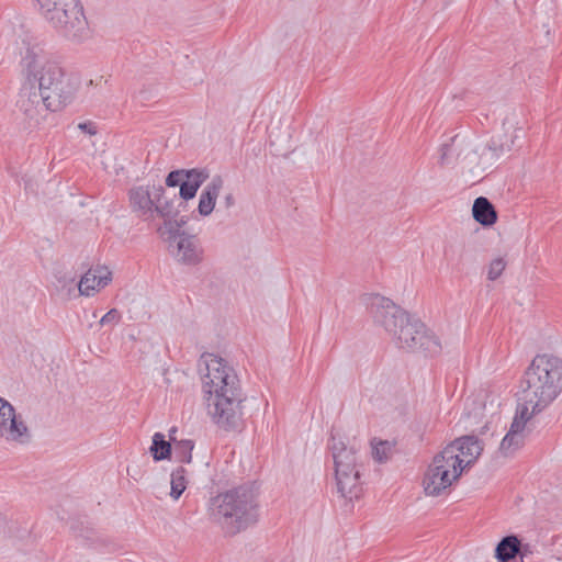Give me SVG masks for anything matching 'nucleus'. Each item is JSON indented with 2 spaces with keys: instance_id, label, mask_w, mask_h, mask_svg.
<instances>
[{
  "instance_id": "obj_1",
  "label": "nucleus",
  "mask_w": 562,
  "mask_h": 562,
  "mask_svg": "<svg viewBox=\"0 0 562 562\" xmlns=\"http://www.w3.org/2000/svg\"><path fill=\"white\" fill-rule=\"evenodd\" d=\"M20 78L16 106L30 127L41 125L48 111L65 108L76 93V86L59 61L38 45L25 49L20 60Z\"/></svg>"
},
{
  "instance_id": "obj_2",
  "label": "nucleus",
  "mask_w": 562,
  "mask_h": 562,
  "mask_svg": "<svg viewBox=\"0 0 562 562\" xmlns=\"http://www.w3.org/2000/svg\"><path fill=\"white\" fill-rule=\"evenodd\" d=\"M199 367L207 412L213 422L225 430L241 428L246 397L234 368L214 353L203 355Z\"/></svg>"
},
{
  "instance_id": "obj_3",
  "label": "nucleus",
  "mask_w": 562,
  "mask_h": 562,
  "mask_svg": "<svg viewBox=\"0 0 562 562\" xmlns=\"http://www.w3.org/2000/svg\"><path fill=\"white\" fill-rule=\"evenodd\" d=\"M370 311L375 323L380 324L393 337L398 348L436 355L441 350L440 342L419 319L412 318L390 299L373 295Z\"/></svg>"
},
{
  "instance_id": "obj_4",
  "label": "nucleus",
  "mask_w": 562,
  "mask_h": 562,
  "mask_svg": "<svg viewBox=\"0 0 562 562\" xmlns=\"http://www.w3.org/2000/svg\"><path fill=\"white\" fill-rule=\"evenodd\" d=\"M562 394V358L537 355L526 368L519 385L517 405L539 415Z\"/></svg>"
},
{
  "instance_id": "obj_5",
  "label": "nucleus",
  "mask_w": 562,
  "mask_h": 562,
  "mask_svg": "<svg viewBox=\"0 0 562 562\" xmlns=\"http://www.w3.org/2000/svg\"><path fill=\"white\" fill-rule=\"evenodd\" d=\"M258 508L256 488L251 484H244L211 497L207 516L225 533L236 535L258 521Z\"/></svg>"
},
{
  "instance_id": "obj_6",
  "label": "nucleus",
  "mask_w": 562,
  "mask_h": 562,
  "mask_svg": "<svg viewBox=\"0 0 562 562\" xmlns=\"http://www.w3.org/2000/svg\"><path fill=\"white\" fill-rule=\"evenodd\" d=\"M45 21L67 41L80 44L90 37L83 10L77 0H33Z\"/></svg>"
},
{
  "instance_id": "obj_7",
  "label": "nucleus",
  "mask_w": 562,
  "mask_h": 562,
  "mask_svg": "<svg viewBox=\"0 0 562 562\" xmlns=\"http://www.w3.org/2000/svg\"><path fill=\"white\" fill-rule=\"evenodd\" d=\"M452 448H443L429 463L423 479L424 492L439 496L461 476L463 470Z\"/></svg>"
},
{
  "instance_id": "obj_8",
  "label": "nucleus",
  "mask_w": 562,
  "mask_h": 562,
  "mask_svg": "<svg viewBox=\"0 0 562 562\" xmlns=\"http://www.w3.org/2000/svg\"><path fill=\"white\" fill-rule=\"evenodd\" d=\"M161 186H138L128 191V202L132 212L142 221L153 223L157 216L170 213V201L165 199Z\"/></svg>"
},
{
  "instance_id": "obj_9",
  "label": "nucleus",
  "mask_w": 562,
  "mask_h": 562,
  "mask_svg": "<svg viewBox=\"0 0 562 562\" xmlns=\"http://www.w3.org/2000/svg\"><path fill=\"white\" fill-rule=\"evenodd\" d=\"M0 438L11 445H25L31 440L30 428L14 406L0 396Z\"/></svg>"
},
{
  "instance_id": "obj_10",
  "label": "nucleus",
  "mask_w": 562,
  "mask_h": 562,
  "mask_svg": "<svg viewBox=\"0 0 562 562\" xmlns=\"http://www.w3.org/2000/svg\"><path fill=\"white\" fill-rule=\"evenodd\" d=\"M535 416L537 414H531V412L517 405L510 428L499 445V452L503 456H513L524 446L525 439L530 431L528 425Z\"/></svg>"
},
{
  "instance_id": "obj_11",
  "label": "nucleus",
  "mask_w": 562,
  "mask_h": 562,
  "mask_svg": "<svg viewBox=\"0 0 562 562\" xmlns=\"http://www.w3.org/2000/svg\"><path fill=\"white\" fill-rule=\"evenodd\" d=\"M171 246L175 259L181 265L194 267L204 260V249L196 235L182 231Z\"/></svg>"
},
{
  "instance_id": "obj_12",
  "label": "nucleus",
  "mask_w": 562,
  "mask_h": 562,
  "mask_svg": "<svg viewBox=\"0 0 562 562\" xmlns=\"http://www.w3.org/2000/svg\"><path fill=\"white\" fill-rule=\"evenodd\" d=\"M337 492L341 497L352 501L362 492L361 465L334 464Z\"/></svg>"
},
{
  "instance_id": "obj_13",
  "label": "nucleus",
  "mask_w": 562,
  "mask_h": 562,
  "mask_svg": "<svg viewBox=\"0 0 562 562\" xmlns=\"http://www.w3.org/2000/svg\"><path fill=\"white\" fill-rule=\"evenodd\" d=\"M334 464L361 465L360 462V443L356 438L350 439L348 436L336 431L331 435L328 446Z\"/></svg>"
},
{
  "instance_id": "obj_14",
  "label": "nucleus",
  "mask_w": 562,
  "mask_h": 562,
  "mask_svg": "<svg viewBox=\"0 0 562 562\" xmlns=\"http://www.w3.org/2000/svg\"><path fill=\"white\" fill-rule=\"evenodd\" d=\"M112 281V272L104 266L90 268L79 280L80 295L92 296L100 292Z\"/></svg>"
},
{
  "instance_id": "obj_15",
  "label": "nucleus",
  "mask_w": 562,
  "mask_h": 562,
  "mask_svg": "<svg viewBox=\"0 0 562 562\" xmlns=\"http://www.w3.org/2000/svg\"><path fill=\"white\" fill-rule=\"evenodd\" d=\"M446 448H452L454 450L452 454H457L462 470L473 464L483 451L481 441L474 436L459 438Z\"/></svg>"
},
{
  "instance_id": "obj_16",
  "label": "nucleus",
  "mask_w": 562,
  "mask_h": 562,
  "mask_svg": "<svg viewBox=\"0 0 562 562\" xmlns=\"http://www.w3.org/2000/svg\"><path fill=\"white\" fill-rule=\"evenodd\" d=\"M520 133L521 128L516 127L513 124H509L508 126L504 124L503 134L493 136L486 146L491 158H497L503 153L509 151L514 147L515 140L519 137Z\"/></svg>"
},
{
  "instance_id": "obj_17",
  "label": "nucleus",
  "mask_w": 562,
  "mask_h": 562,
  "mask_svg": "<svg viewBox=\"0 0 562 562\" xmlns=\"http://www.w3.org/2000/svg\"><path fill=\"white\" fill-rule=\"evenodd\" d=\"M223 187V178L221 176H214L203 188L198 204V212L201 216L205 217L212 214Z\"/></svg>"
},
{
  "instance_id": "obj_18",
  "label": "nucleus",
  "mask_w": 562,
  "mask_h": 562,
  "mask_svg": "<svg viewBox=\"0 0 562 562\" xmlns=\"http://www.w3.org/2000/svg\"><path fill=\"white\" fill-rule=\"evenodd\" d=\"M184 180L180 187V196L189 201L193 199L199 188L209 179L210 172L204 168H193L186 172Z\"/></svg>"
},
{
  "instance_id": "obj_19",
  "label": "nucleus",
  "mask_w": 562,
  "mask_h": 562,
  "mask_svg": "<svg viewBox=\"0 0 562 562\" xmlns=\"http://www.w3.org/2000/svg\"><path fill=\"white\" fill-rule=\"evenodd\" d=\"M472 214L474 220L483 226H491L497 220V214L493 204L484 196L475 199L472 207Z\"/></svg>"
},
{
  "instance_id": "obj_20",
  "label": "nucleus",
  "mask_w": 562,
  "mask_h": 562,
  "mask_svg": "<svg viewBox=\"0 0 562 562\" xmlns=\"http://www.w3.org/2000/svg\"><path fill=\"white\" fill-rule=\"evenodd\" d=\"M519 550V539L516 536H507L496 546L495 557L499 562H512L516 560Z\"/></svg>"
},
{
  "instance_id": "obj_21",
  "label": "nucleus",
  "mask_w": 562,
  "mask_h": 562,
  "mask_svg": "<svg viewBox=\"0 0 562 562\" xmlns=\"http://www.w3.org/2000/svg\"><path fill=\"white\" fill-rule=\"evenodd\" d=\"M173 204L170 201V213L167 216H159L164 220L162 225H159L156 231L160 236H168L170 239L171 245L176 243V236L178 234H181L180 231L181 225L184 223L183 221L179 222L177 220H173Z\"/></svg>"
},
{
  "instance_id": "obj_22",
  "label": "nucleus",
  "mask_w": 562,
  "mask_h": 562,
  "mask_svg": "<svg viewBox=\"0 0 562 562\" xmlns=\"http://www.w3.org/2000/svg\"><path fill=\"white\" fill-rule=\"evenodd\" d=\"M188 486V471L183 467H178L170 474V497L179 499Z\"/></svg>"
},
{
  "instance_id": "obj_23",
  "label": "nucleus",
  "mask_w": 562,
  "mask_h": 562,
  "mask_svg": "<svg viewBox=\"0 0 562 562\" xmlns=\"http://www.w3.org/2000/svg\"><path fill=\"white\" fill-rule=\"evenodd\" d=\"M172 445L170 441L165 439V435L161 432H155L153 436V443L149 451L155 461H161L168 459L171 454Z\"/></svg>"
},
{
  "instance_id": "obj_24",
  "label": "nucleus",
  "mask_w": 562,
  "mask_h": 562,
  "mask_svg": "<svg viewBox=\"0 0 562 562\" xmlns=\"http://www.w3.org/2000/svg\"><path fill=\"white\" fill-rule=\"evenodd\" d=\"M194 445L192 440H179L172 445L171 452H173L177 461L181 463H190L192 460V450Z\"/></svg>"
},
{
  "instance_id": "obj_25",
  "label": "nucleus",
  "mask_w": 562,
  "mask_h": 562,
  "mask_svg": "<svg viewBox=\"0 0 562 562\" xmlns=\"http://www.w3.org/2000/svg\"><path fill=\"white\" fill-rule=\"evenodd\" d=\"M392 447L387 441L372 443V457L375 461L385 462L391 453Z\"/></svg>"
},
{
  "instance_id": "obj_26",
  "label": "nucleus",
  "mask_w": 562,
  "mask_h": 562,
  "mask_svg": "<svg viewBox=\"0 0 562 562\" xmlns=\"http://www.w3.org/2000/svg\"><path fill=\"white\" fill-rule=\"evenodd\" d=\"M506 262L502 258L494 259L488 268L487 278L492 281L496 280L504 271Z\"/></svg>"
},
{
  "instance_id": "obj_27",
  "label": "nucleus",
  "mask_w": 562,
  "mask_h": 562,
  "mask_svg": "<svg viewBox=\"0 0 562 562\" xmlns=\"http://www.w3.org/2000/svg\"><path fill=\"white\" fill-rule=\"evenodd\" d=\"M186 172L187 170L186 169H180V170H175V171H171L169 172V175L167 176L166 178V184L168 187H181V183L183 182L184 180V176H186Z\"/></svg>"
},
{
  "instance_id": "obj_28",
  "label": "nucleus",
  "mask_w": 562,
  "mask_h": 562,
  "mask_svg": "<svg viewBox=\"0 0 562 562\" xmlns=\"http://www.w3.org/2000/svg\"><path fill=\"white\" fill-rule=\"evenodd\" d=\"M121 319V313L116 308H111L108 313H105L101 319V325H109V324H117Z\"/></svg>"
},
{
  "instance_id": "obj_29",
  "label": "nucleus",
  "mask_w": 562,
  "mask_h": 562,
  "mask_svg": "<svg viewBox=\"0 0 562 562\" xmlns=\"http://www.w3.org/2000/svg\"><path fill=\"white\" fill-rule=\"evenodd\" d=\"M440 164L448 165L451 162V155L453 153V144H443L440 148Z\"/></svg>"
},
{
  "instance_id": "obj_30",
  "label": "nucleus",
  "mask_w": 562,
  "mask_h": 562,
  "mask_svg": "<svg viewBox=\"0 0 562 562\" xmlns=\"http://www.w3.org/2000/svg\"><path fill=\"white\" fill-rule=\"evenodd\" d=\"M224 203L227 209L232 207L235 204V199L232 193L225 195Z\"/></svg>"
},
{
  "instance_id": "obj_31",
  "label": "nucleus",
  "mask_w": 562,
  "mask_h": 562,
  "mask_svg": "<svg viewBox=\"0 0 562 562\" xmlns=\"http://www.w3.org/2000/svg\"><path fill=\"white\" fill-rule=\"evenodd\" d=\"M108 81L103 79V77H99L97 80H90L89 85L101 86L102 83H106Z\"/></svg>"
},
{
  "instance_id": "obj_32",
  "label": "nucleus",
  "mask_w": 562,
  "mask_h": 562,
  "mask_svg": "<svg viewBox=\"0 0 562 562\" xmlns=\"http://www.w3.org/2000/svg\"><path fill=\"white\" fill-rule=\"evenodd\" d=\"M79 128L89 134H94V132L90 130L89 124H87V123H80Z\"/></svg>"
},
{
  "instance_id": "obj_33",
  "label": "nucleus",
  "mask_w": 562,
  "mask_h": 562,
  "mask_svg": "<svg viewBox=\"0 0 562 562\" xmlns=\"http://www.w3.org/2000/svg\"><path fill=\"white\" fill-rule=\"evenodd\" d=\"M176 431H177V429H176V428H171V429L169 430V439H170V442H172V445H173L175 442H177L176 437H175Z\"/></svg>"
}]
</instances>
